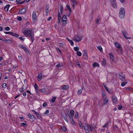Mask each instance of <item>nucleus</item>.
I'll return each mask as SVG.
<instances>
[{
    "instance_id": "nucleus-1",
    "label": "nucleus",
    "mask_w": 133,
    "mask_h": 133,
    "mask_svg": "<svg viewBox=\"0 0 133 133\" xmlns=\"http://www.w3.org/2000/svg\"><path fill=\"white\" fill-rule=\"evenodd\" d=\"M23 33L25 35L30 38L32 42H34V32L31 28H28L26 30H24Z\"/></svg>"
},
{
    "instance_id": "nucleus-2",
    "label": "nucleus",
    "mask_w": 133,
    "mask_h": 133,
    "mask_svg": "<svg viewBox=\"0 0 133 133\" xmlns=\"http://www.w3.org/2000/svg\"><path fill=\"white\" fill-rule=\"evenodd\" d=\"M114 44L116 47L118 49L117 50L118 53L122 54V48L119 43L116 42H115Z\"/></svg>"
},
{
    "instance_id": "nucleus-3",
    "label": "nucleus",
    "mask_w": 133,
    "mask_h": 133,
    "mask_svg": "<svg viewBox=\"0 0 133 133\" xmlns=\"http://www.w3.org/2000/svg\"><path fill=\"white\" fill-rule=\"evenodd\" d=\"M125 14V10L123 8H121L119 11V15L120 18L121 19H123L124 17Z\"/></svg>"
},
{
    "instance_id": "nucleus-4",
    "label": "nucleus",
    "mask_w": 133,
    "mask_h": 133,
    "mask_svg": "<svg viewBox=\"0 0 133 133\" xmlns=\"http://www.w3.org/2000/svg\"><path fill=\"white\" fill-rule=\"evenodd\" d=\"M74 41H76L77 42L81 41L82 39V37L78 35H75L72 38Z\"/></svg>"
},
{
    "instance_id": "nucleus-5",
    "label": "nucleus",
    "mask_w": 133,
    "mask_h": 133,
    "mask_svg": "<svg viewBox=\"0 0 133 133\" xmlns=\"http://www.w3.org/2000/svg\"><path fill=\"white\" fill-rule=\"evenodd\" d=\"M83 127L84 130L87 133H90L89 130L90 129V125L88 124H85Z\"/></svg>"
},
{
    "instance_id": "nucleus-6",
    "label": "nucleus",
    "mask_w": 133,
    "mask_h": 133,
    "mask_svg": "<svg viewBox=\"0 0 133 133\" xmlns=\"http://www.w3.org/2000/svg\"><path fill=\"white\" fill-rule=\"evenodd\" d=\"M70 2L71 4L72 5V6L73 7V9H75V7L77 3V2L76 0H71Z\"/></svg>"
},
{
    "instance_id": "nucleus-7",
    "label": "nucleus",
    "mask_w": 133,
    "mask_h": 133,
    "mask_svg": "<svg viewBox=\"0 0 133 133\" xmlns=\"http://www.w3.org/2000/svg\"><path fill=\"white\" fill-rule=\"evenodd\" d=\"M119 79L122 81H124L125 79V76L124 74H121V75H119Z\"/></svg>"
},
{
    "instance_id": "nucleus-8",
    "label": "nucleus",
    "mask_w": 133,
    "mask_h": 133,
    "mask_svg": "<svg viewBox=\"0 0 133 133\" xmlns=\"http://www.w3.org/2000/svg\"><path fill=\"white\" fill-rule=\"evenodd\" d=\"M122 33L123 34V35L124 37L126 38V39H130L131 38L130 37H127L126 35H127V33L125 32L123 30H122L121 31Z\"/></svg>"
},
{
    "instance_id": "nucleus-9",
    "label": "nucleus",
    "mask_w": 133,
    "mask_h": 133,
    "mask_svg": "<svg viewBox=\"0 0 133 133\" xmlns=\"http://www.w3.org/2000/svg\"><path fill=\"white\" fill-rule=\"evenodd\" d=\"M37 15L36 11H34L32 14V19L33 20H36V18Z\"/></svg>"
},
{
    "instance_id": "nucleus-10",
    "label": "nucleus",
    "mask_w": 133,
    "mask_h": 133,
    "mask_svg": "<svg viewBox=\"0 0 133 133\" xmlns=\"http://www.w3.org/2000/svg\"><path fill=\"white\" fill-rule=\"evenodd\" d=\"M26 11V9L25 8H23L21 10H20L19 12L18 13L19 14H23L24 13H25Z\"/></svg>"
},
{
    "instance_id": "nucleus-11",
    "label": "nucleus",
    "mask_w": 133,
    "mask_h": 133,
    "mask_svg": "<svg viewBox=\"0 0 133 133\" xmlns=\"http://www.w3.org/2000/svg\"><path fill=\"white\" fill-rule=\"evenodd\" d=\"M28 116L31 119H35V117L31 114H29L28 115Z\"/></svg>"
},
{
    "instance_id": "nucleus-12",
    "label": "nucleus",
    "mask_w": 133,
    "mask_h": 133,
    "mask_svg": "<svg viewBox=\"0 0 133 133\" xmlns=\"http://www.w3.org/2000/svg\"><path fill=\"white\" fill-rule=\"evenodd\" d=\"M112 98L113 102L115 103L117 102V97L115 95H113L112 97Z\"/></svg>"
},
{
    "instance_id": "nucleus-13",
    "label": "nucleus",
    "mask_w": 133,
    "mask_h": 133,
    "mask_svg": "<svg viewBox=\"0 0 133 133\" xmlns=\"http://www.w3.org/2000/svg\"><path fill=\"white\" fill-rule=\"evenodd\" d=\"M10 6V5L8 4L5 6L4 8V10L6 12H8L9 10V9Z\"/></svg>"
},
{
    "instance_id": "nucleus-14",
    "label": "nucleus",
    "mask_w": 133,
    "mask_h": 133,
    "mask_svg": "<svg viewBox=\"0 0 133 133\" xmlns=\"http://www.w3.org/2000/svg\"><path fill=\"white\" fill-rule=\"evenodd\" d=\"M101 64L104 67L106 66V61L104 59H103Z\"/></svg>"
},
{
    "instance_id": "nucleus-15",
    "label": "nucleus",
    "mask_w": 133,
    "mask_h": 133,
    "mask_svg": "<svg viewBox=\"0 0 133 133\" xmlns=\"http://www.w3.org/2000/svg\"><path fill=\"white\" fill-rule=\"evenodd\" d=\"M75 113L74 111L73 110H71L69 114H68V115L74 116Z\"/></svg>"
},
{
    "instance_id": "nucleus-16",
    "label": "nucleus",
    "mask_w": 133,
    "mask_h": 133,
    "mask_svg": "<svg viewBox=\"0 0 133 133\" xmlns=\"http://www.w3.org/2000/svg\"><path fill=\"white\" fill-rule=\"evenodd\" d=\"M110 58L111 61H113L114 59V56L112 53H110Z\"/></svg>"
},
{
    "instance_id": "nucleus-17",
    "label": "nucleus",
    "mask_w": 133,
    "mask_h": 133,
    "mask_svg": "<svg viewBox=\"0 0 133 133\" xmlns=\"http://www.w3.org/2000/svg\"><path fill=\"white\" fill-rule=\"evenodd\" d=\"M83 56L85 57H87V58H88L87 55V51L86 50H84L83 51Z\"/></svg>"
},
{
    "instance_id": "nucleus-18",
    "label": "nucleus",
    "mask_w": 133,
    "mask_h": 133,
    "mask_svg": "<svg viewBox=\"0 0 133 133\" xmlns=\"http://www.w3.org/2000/svg\"><path fill=\"white\" fill-rule=\"evenodd\" d=\"M2 41L6 42H7V43H12L11 40L8 39L3 40Z\"/></svg>"
},
{
    "instance_id": "nucleus-19",
    "label": "nucleus",
    "mask_w": 133,
    "mask_h": 133,
    "mask_svg": "<svg viewBox=\"0 0 133 133\" xmlns=\"http://www.w3.org/2000/svg\"><path fill=\"white\" fill-rule=\"evenodd\" d=\"M90 130L91 131H93L95 130V129L96 128V127L95 125L90 126Z\"/></svg>"
},
{
    "instance_id": "nucleus-20",
    "label": "nucleus",
    "mask_w": 133,
    "mask_h": 133,
    "mask_svg": "<svg viewBox=\"0 0 133 133\" xmlns=\"http://www.w3.org/2000/svg\"><path fill=\"white\" fill-rule=\"evenodd\" d=\"M68 88V85H63L62 86V89L65 90L66 89Z\"/></svg>"
},
{
    "instance_id": "nucleus-21",
    "label": "nucleus",
    "mask_w": 133,
    "mask_h": 133,
    "mask_svg": "<svg viewBox=\"0 0 133 133\" xmlns=\"http://www.w3.org/2000/svg\"><path fill=\"white\" fill-rule=\"evenodd\" d=\"M67 115L66 114H65V116H63V117L64 119L65 120L67 123H68L69 121L67 119Z\"/></svg>"
},
{
    "instance_id": "nucleus-22",
    "label": "nucleus",
    "mask_w": 133,
    "mask_h": 133,
    "mask_svg": "<svg viewBox=\"0 0 133 133\" xmlns=\"http://www.w3.org/2000/svg\"><path fill=\"white\" fill-rule=\"evenodd\" d=\"M20 125L21 127H26L27 126V125L24 123H20Z\"/></svg>"
},
{
    "instance_id": "nucleus-23",
    "label": "nucleus",
    "mask_w": 133,
    "mask_h": 133,
    "mask_svg": "<svg viewBox=\"0 0 133 133\" xmlns=\"http://www.w3.org/2000/svg\"><path fill=\"white\" fill-rule=\"evenodd\" d=\"M92 66L94 67H99V65L97 63L95 62L93 64Z\"/></svg>"
},
{
    "instance_id": "nucleus-24",
    "label": "nucleus",
    "mask_w": 133,
    "mask_h": 133,
    "mask_svg": "<svg viewBox=\"0 0 133 133\" xmlns=\"http://www.w3.org/2000/svg\"><path fill=\"white\" fill-rule=\"evenodd\" d=\"M38 77L39 79L41 80L42 78V75L41 73H39L38 74Z\"/></svg>"
},
{
    "instance_id": "nucleus-25",
    "label": "nucleus",
    "mask_w": 133,
    "mask_h": 133,
    "mask_svg": "<svg viewBox=\"0 0 133 133\" xmlns=\"http://www.w3.org/2000/svg\"><path fill=\"white\" fill-rule=\"evenodd\" d=\"M56 97H54L52 98L51 99V101H50L52 103H54L55 101V99H56Z\"/></svg>"
},
{
    "instance_id": "nucleus-26",
    "label": "nucleus",
    "mask_w": 133,
    "mask_h": 133,
    "mask_svg": "<svg viewBox=\"0 0 133 133\" xmlns=\"http://www.w3.org/2000/svg\"><path fill=\"white\" fill-rule=\"evenodd\" d=\"M75 63L76 64V65H77L79 67H81V66L80 65V64L78 61H76Z\"/></svg>"
},
{
    "instance_id": "nucleus-27",
    "label": "nucleus",
    "mask_w": 133,
    "mask_h": 133,
    "mask_svg": "<svg viewBox=\"0 0 133 133\" xmlns=\"http://www.w3.org/2000/svg\"><path fill=\"white\" fill-rule=\"evenodd\" d=\"M37 117L38 118V119H42V117L41 115L38 113V114H37Z\"/></svg>"
},
{
    "instance_id": "nucleus-28",
    "label": "nucleus",
    "mask_w": 133,
    "mask_h": 133,
    "mask_svg": "<svg viewBox=\"0 0 133 133\" xmlns=\"http://www.w3.org/2000/svg\"><path fill=\"white\" fill-rule=\"evenodd\" d=\"M77 55L79 57L81 56L82 55V53L81 52L79 51H77Z\"/></svg>"
},
{
    "instance_id": "nucleus-29",
    "label": "nucleus",
    "mask_w": 133,
    "mask_h": 133,
    "mask_svg": "<svg viewBox=\"0 0 133 133\" xmlns=\"http://www.w3.org/2000/svg\"><path fill=\"white\" fill-rule=\"evenodd\" d=\"M61 128L62 130L64 131H65L67 130L66 128L65 127H62Z\"/></svg>"
},
{
    "instance_id": "nucleus-30",
    "label": "nucleus",
    "mask_w": 133,
    "mask_h": 133,
    "mask_svg": "<svg viewBox=\"0 0 133 133\" xmlns=\"http://www.w3.org/2000/svg\"><path fill=\"white\" fill-rule=\"evenodd\" d=\"M112 6L114 8H116L117 7L116 2H115L111 4Z\"/></svg>"
},
{
    "instance_id": "nucleus-31",
    "label": "nucleus",
    "mask_w": 133,
    "mask_h": 133,
    "mask_svg": "<svg viewBox=\"0 0 133 133\" xmlns=\"http://www.w3.org/2000/svg\"><path fill=\"white\" fill-rule=\"evenodd\" d=\"M82 90L83 89L82 88L80 90H78L77 92L78 94L79 95H81L82 92Z\"/></svg>"
},
{
    "instance_id": "nucleus-32",
    "label": "nucleus",
    "mask_w": 133,
    "mask_h": 133,
    "mask_svg": "<svg viewBox=\"0 0 133 133\" xmlns=\"http://www.w3.org/2000/svg\"><path fill=\"white\" fill-rule=\"evenodd\" d=\"M74 49L75 51H77L78 50H79V47H78V46H76V47H74Z\"/></svg>"
},
{
    "instance_id": "nucleus-33",
    "label": "nucleus",
    "mask_w": 133,
    "mask_h": 133,
    "mask_svg": "<svg viewBox=\"0 0 133 133\" xmlns=\"http://www.w3.org/2000/svg\"><path fill=\"white\" fill-rule=\"evenodd\" d=\"M127 82H126L125 81L124 82H123L121 84V86L122 87H124L125 86V85H126L127 84Z\"/></svg>"
},
{
    "instance_id": "nucleus-34",
    "label": "nucleus",
    "mask_w": 133,
    "mask_h": 133,
    "mask_svg": "<svg viewBox=\"0 0 133 133\" xmlns=\"http://www.w3.org/2000/svg\"><path fill=\"white\" fill-rule=\"evenodd\" d=\"M109 123V122H107V123L103 126V127L104 128L107 127L108 126Z\"/></svg>"
},
{
    "instance_id": "nucleus-35",
    "label": "nucleus",
    "mask_w": 133,
    "mask_h": 133,
    "mask_svg": "<svg viewBox=\"0 0 133 133\" xmlns=\"http://www.w3.org/2000/svg\"><path fill=\"white\" fill-rule=\"evenodd\" d=\"M108 101V99L107 97H105L104 101V103H107Z\"/></svg>"
},
{
    "instance_id": "nucleus-36",
    "label": "nucleus",
    "mask_w": 133,
    "mask_h": 133,
    "mask_svg": "<svg viewBox=\"0 0 133 133\" xmlns=\"http://www.w3.org/2000/svg\"><path fill=\"white\" fill-rule=\"evenodd\" d=\"M97 48L98 50L101 51L102 50V48L101 46H98L97 47Z\"/></svg>"
},
{
    "instance_id": "nucleus-37",
    "label": "nucleus",
    "mask_w": 133,
    "mask_h": 133,
    "mask_svg": "<svg viewBox=\"0 0 133 133\" xmlns=\"http://www.w3.org/2000/svg\"><path fill=\"white\" fill-rule=\"evenodd\" d=\"M62 64H57L56 66V67H61L62 66Z\"/></svg>"
},
{
    "instance_id": "nucleus-38",
    "label": "nucleus",
    "mask_w": 133,
    "mask_h": 133,
    "mask_svg": "<svg viewBox=\"0 0 133 133\" xmlns=\"http://www.w3.org/2000/svg\"><path fill=\"white\" fill-rule=\"evenodd\" d=\"M62 20H66V17L65 15H64L62 18Z\"/></svg>"
},
{
    "instance_id": "nucleus-39",
    "label": "nucleus",
    "mask_w": 133,
    "mask_h": 133,
    "mask_svg": "<svg viewBox=\"0 0 133 133\" xmlns=\"http://www.w3.org/2000/svg\"><path fill=\"white\" fill-rule=\"evenodd\" d=\"M25 90V89L23 87H22L19 89V91L20 92H21L24 91Z\"/></svg>"
},
{
    "instance_id": "nucleus-40",
    "label": "nucleus",
    "mask_w": 133,
    "mask_h": 133,
    "mask_svg": "<svg viewBox=\"0 0 133 133\" xmlns=\"http://www.w3.org/2000/svg\"><path fill=\"white\" fill-rule=\"evenodd\" d=\"M40 91L42 92H46V89H42L40 90Z\"/></svg>"
},
{
    "instance_id": "nucleus-41",
    "label": "nucleus",
    "mask_w": 133,
    "mask_h": 133,
    "mask_svg": "<svg viewBox=\"0 0 133 133\" xmlns=\"http://www.w3.org/2000/svg\"><path fill=\"white\" fill-rule=\"evenodd\" d=\"M19 46L21 48L23 49V50H24V49H25V48H26L24 46L21 44L19 45Z\"/></svg>"
},
{
    "instance_id": "nucleus-42",
    "label": "nucleus",
    "mask_w": 133,
    "mask_h": 133,
    "mask_svg": "<svg viewBox=\"0 0 133 133\" xmlns=\"http://www.w3.org/2000/svg\"><path fill=\"white\" fill-rule=\"evenodd\" d=\"M78 112H76L75 114V117L76 118H77L78 117Z\"/></svg>"
},
{
    "instance_id": "nucleus-43",
    "label": "nucleus",
    "mask_w": 133,
    "mask_h": 133,
    "mask_svg": "<svg viewBox=\"0 0 133 133\" xmlns=\"http://www.w3.org/2000/svg\"><path fill=\"white\" fill-rule=\"evenodd\" d=\"M66 20H62V24L64 25H65L66 24Z\"/></svg>"
},
{
    "instance_id": "nucleus-44",
    "label": "nucleus",
    "mask_w": 133,
    "mask_h": 133,
    "mask_svg": "<svg viewBox=\"0 0 133 133\" xmlns=\"http://www.w3.org/2000/svg\"><path fill=\"white\" fill-rule=\"evenodd\" d=\"M106 90L108 91V92L110 94H111L112 93L111 92V91L110 90H109L108 88H107V89H105Z\"/></svg>"
},
{
    "instance_id": "nucleus-45",
    "label": "nucleus",
    "mask_w": 133,
    "mask_h": 133,
    "mask_svg": "<svg viewBox=\"0 0 133 133\" xmlns=\"http://www.w3.org/2000/svg\"><path fill=\"white\" fill-rule=\"evenodd\" d=\"M98 19L96 20V23L99 24V22L100 20V18L99 17V16H98Z\"/></svg>"
},
{
    "instance_id": "nucleus-46",
    "label": "nucleus",
    "mask_w": 133,
    "mask_h": 133,
    "mask_svg": "<svg viewBox=\"0 0 133 133\" xmlns=\"http://www.w3.org/2000/svg\"><path fill=\"white\" fill-rule=\"evenodd\" d=\"M63 6H61L60 7V12L61 13H62V12L63 11Z\"/></svg>"
},
{
    "instance_id": "nucleus-47",
    "label": "nucleus",
    "mask_w": 133,
    "mask_h": 133,
    "mask_svg": "<svg viewBox=\"0 0 133 133\" xmlns=\"http://www.w3.org/2000/svg\"><path fill=\"white\" fill-rule=\"evenodd\" d=\"M69 42L71 45L73 46L74 45V43L72 40H71Z\"/></svg>"
},
{
    "instance_id": "nucleus-48",
    "label": "nucleus",
    "mask_w": 133,
    "mask_h": 133,
    "mask_svg": "<svg viewBox=\"0 0 133 133\" xmlns=\"http://www.w3.org/2000/svg\"><path fill=\"white\" fill-rule=\"evenodd\" d=\"M24 50L28 54L29 53V51L27 48H26L25 49H24Z\"/></svg>"
},
{
    "instance_id": "nucleus-49",
    "label": "nucleus",
    "mask_w": 133,
    "mask_h": 133,
    "mask_svg": "<svg viewBox=\"0 0 133 133\" xmlns=\"http://www.w3.org/2000/svg\"><path fill=\"white\" fill-rule=\"evenodd\" d=\"M34 87L35 89L38 88V87L37 86L36 84L35 83L34 85Z\"/></svg>"
},
{
    "instance_id": "nucleus-50",
    "label": "nucleus",
    "mask_w": 133,
    "mask_h": 133,
    "mask_svg": "<svg viewBox=\"0 0 133 133\" xmlns=\"http://www.w3.org/2000/svg\"><path fill=\"white\" fill-rule=\"evenodd\" d=\"M14 36L16 37H19V36L18 34L16 33H14Z\"/></svg>"
},
{
    "instance_id": "nucleus-51",
    "label": "nucleus",
    "mask_w": 133,
    "mask_h": 133,
    "mask_svg": "<svg viewBox=\"0 0 133 133\" xmlns=\"http://www.w3.org/2000/svg\"><path fill=\"white\" fill-rule=\"evenodd\" d=\"M69 117V118L70 120H72L73 119V117L74 116L68 115Z\"/></svg>"
},
{
    "instance_id": "nucleus-52",
    "label": "nucleus",
    "mask_w": 133,
    "mask_h": 133,
    "mask_svg": "<svg viewBox=\"0 0 133 133\" xmlns=\"http://www.w3.org/2000/svg\"><path fill=\"white\" fill-rule=\"evenodd\" d=\"M17 19L19 21H21L22 19V17L20 16H19L18 17Z\"/></svg>"
},
{
    "instance_id": "nucleus-53",
    "label": "nucleus",
    "mask_w": 133,
    "mask_h": 133,
    "mask_svg": "<svg viewBox=\"0 0 133 133\" xmlns=\"http://www.w3.org/2000/svg\"><path fill=\"white\" fill-rule=\"evenodd\" d=\"M122 108V107L121 105H119L118 106V108L119 110H121Z\"/></svg>"
},
{
    "instance_id": "nucleus-54",
    "label": "nucleus",
    "mask_w": 133,
    "mask_h": 133,
    "mask_svg": "<svg viewBox=\"0 0 133 133\" xmlns=\"http://www.w3.org/2000/svg\"><path fill=\"white\" fill-rule=\"evenodd\" d=\"M5 29L7 31H9L10 30V28L9 27H6L5 28Z\"/></svg>"
},
{
    "instance_id": "nucleus-55",
    "label": "nucleus",
    "mask_w": 133,
    "mask_h": 133,
    "mask_svg": "<svg viewBox=\"0 0 133 133\" xmlns=\"http://www.w3.org/2000/svg\"><path fill=\"white\" fill-rule=\"evenodd\" d=\"M58 18L59 19H61V15H60V12H59V11L58 12Z\"/></svg>"
},
{
    "instance_id": "nucleus-56",
    "label": "nucleus",
    "mask_w": 133,
    "mask_h": 133,
    "mask_svg": "<svg viewBox=\"0 0 133 133\" xmlns=\"http://www.w3.org/2000/svg\"><path fill=\"white\" fill-rule=\"evenodd\" d=\"M110 2L112 3L116 2L115 0H110Z\"/></svg>"
},
{
    "instance_id": "nucleus-57",
    "label": "nucleus",
    "mask_w": 133,
    "mask_h": 133,
    "mask_svg": "<svg viewBox=\"0 0 133 133\" xmlns=\"http://www.w3.org/2000/svg\"><path fill=\"white\" fill-rule=\"evenodd\" d=\"M47 105V103L46 102L44 103L43 104V107H45Z\"/></svg>"
},
{
    "instance_id": "nucleus-58",
    "label": "nucleus",
    "mask_w": 133,
    "mask_h": 133,
    "mask_svg": "<svg viewBox=\"0 0 133 133\" xmlns=\"http://www.w3.org/2000/svg\"><path fill=\"white\" fill-rule=\"evenodd\" d=\"M6 85H7L6 84L4 83L3 84V87L4 88H5L6 87Z\"/></svg>"
},
{
    "instance_id": "nucleus-59",
    "label": "nucleus",
    "mask_w": 133,
    "mask_h": 133,
    "mask_svg": "<svg viewBox=\"0 0 133 133\" xmlns=\"http://www.w3.org/2000/svg\"><path fill=\"white\" fill-rule=\"evenodd\" d=\"M49 111L48 110H46L45 112L44 113L45 114H47L49 113Z\"/></svg>"
},
{
    "instance_id": "nucleus-60",
    "label": "nucleus",
    "mask_w": 133,
    "mask_h": 133,
    "mask_svg": "<svg viewBox=\"0 0 133 133\" xmlns=\"http://www.w3.org/2000/svg\"><path fill=\"white\" fill-rule=\"evenodd\" d=\"M71 120V123H72V124H73V125H74V124H75V122L74 121V119H73Z\"/></svg>"
},
{
    "instance_id": "nucleus-61",
    "label": "nucleus",
    "mask_w": 133,
    "mask_h": 133,
    "mask_svg": "<svg viewBox=\"0 0 133 133\" xmlns=\"http://www.w3.org/2000/svg\"><path fill=\"white\" fill-rule=\"evenodd\" d=\"M49 14V10H46L45 15L46 16L48 15Z\"/></svg>"
},
{
    "instance_id": "nucleus-62",
    "label": "nucleus",
    "mask_w": 133,
    "mask_h": 133,
    "mask_svg": "<svg viewBox=\"0 0 133 133\" xmlns=\"http://www.w3.org/2000/svg\"><path fill=\"white\" fill-rule=\"evenodd\" d=\"M25 1H23L21 2H20V3H19L18 4H21L24 3V2H25Z\"/></svg>"
},
{
    "instance_id": "nucleus-63",
    "label": "nucleus",
    "mask_w": 133,
    "mask_h": 133,
    "mask_svg": "<svg viewBox=\"0 0 133 133\" xmlns=\"http://www.w3.org/2000/svg\"><path fill=\"white\" fill-rule=\"evenodd\" d=\"M19 38L21 40H24V38L21 37H20Z\"/></svg>"
},
{
    "instance_id": "nucleus-64",
    "label": "nucleus",
    "mask_w": 133,
    "mask_h": 133,
    "mask_svg": "<svg viewBox=\"0 0 133 133\" xmlns=\"http://www.w3.org/2000/svg\"><path fill=\"white\" fill-rule=\"evenodd\" d=\"M19 118L22 119V121L24 120V118L23 117H19Z\"/></svg>"
}]
</instances>
